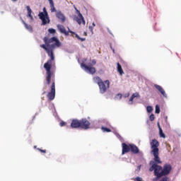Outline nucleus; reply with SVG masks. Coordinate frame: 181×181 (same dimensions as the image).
<instances>
[{
	"label": "nucleus",
	"mask_w": 181,
	"mask_h": 181,
	"mask_svg": "<svg viewBox=\"0 0 181 181\" xmlns=\"http://www.w3.org/2000/svg\"><path fill=\"white\" fill-rule=\"evenodd\" d=\"M99 88L101 94H104L110 88V81L99 82Z\"/></svg>",
	"instance_id": "6"
},
{
	"label": "nucleus",
	"mask_w": 181,
	"mask_h": 181,
	"mask_svg": "<svg viewBox=\"0 0 181 181\" xmlns=\"http://www.w3.org/2000/svg\"><path fill=\"white\" fill-rule=\"evenodd\" d=\"M75 36H76V37H77L78 39V40H81V42H84V40H86V38H81L77 34H75Z\"/></svg>",
	"instance_id": "28"
},
{
	"label": "nucleus",
	"mask_w": 181,
	"mask_h": 181,
	"mask_svg": "<svg viewBox=\"0 0 181 181\" xmlns=\"http://www.w3.org/2000/svg\"><path fill=\"white\" fill-rule=\"evenodd\" d=\"M77 13H78V16H79V18H82V14H81V13H80V11H78V10H77Z\"/></svg>",
	"instance_id": "32"
},
{
	"label": "nucleus",
	"mask_w": 181,
	"mask_h": 181,
	"mask_svg": "<svg viewBox=\"0 0 181 181\" xmlns=\"http://www.w3.org/2000/svg\"><path fill=\"white\" fill-rule=\"evenodd\" d=\"M134 181H142V178H141L140 177H136L134 179Z\"/></svg>",
	"instance_id": "31"
},
{
	"label": "nucleus",
	"mask_w": 181,
	"mask_h": 181,
	"mask_svg": "<svg viewBox=\"0 0 181 181\" xmlns=\"http://www.w3.org/2000/svg\"><path fill=\"white\" fill-rule=\"evenodd\" d=\"M68 30H69V31H68V33H71L72 35H76V33H74V32L70 30V28H68Z\"/></svg>",
	"instance_id": "33"
},
{
	"label": "nucleus",
	"mask_w": 181,
	"mask_h": 181,
	"mask_svg": "<svg viewBox=\"0 0 181 181\" xmlns=\"http://www.w3.org/2000/svg\"><path fill=\"white\" fill-rule=\"evenodd\" d=\"M93 81L95 83H97V84L99 86L100 85L99 83H101L103 81V80H101V78H100V77L96 76V77L93 78Z\"/></svg>",
	"instance_id": "21"
},
{
	"label": "nucleus",
	"mask_w": 181,
	"mask_h": 181,
	"mask_svg": "<svg viewBox=\"0 0 181 181\" xmlns=\"http://www.w3.org/2000/svg\"><path fill=\"white\" fill-rule=\"evenodd\" d=\"M28 10V16L31 19V21H33V16H32V9H30V7L29 6H27Z\"/></svg>",
	"instance_id": "18"
},
{
	"label": "nucleus",
	"mask_w": 181,
	"mask_h": 181,
	"mask_svg": "<svg viewBox=\"0 0 181 181\" xmlns=\"http://www.w3.org/2000/svg\"><path fill=\"white\" fill-rule=\"evenodd\" d=\"M123 97H124V98H128V97H129V93H124L123 95Z\"/></svg>",
	"instance_id": "30"
},
{
	"label": "nucleus",
	"mask_w": 181,
	"mask_h": 181,
	"mask_svg": "<svg viewBox=\"0 0 181 181\" xmlns=\"http://www.w3.org/2000/svg\"><path fill=\"white\" fill-rule=\"evenodd\" d=\"M59 125H60V127H64V125H66V122H61L59 123Z\"/></svg>",
	"instance_id": "34"
},
{
	"label": "nucleus",
	"mask_w": 181,
	"mask_h": 181,
	"mask_svg": "<svg viewBox=\"0 0 181 181\" xmlns=\"http://www.w3.org/2000/svg\"><path fill=\"white\" fill-rule=\"evenodd\" d=\"M92 25H93V28L95 27V23H93Z\"/></svg>",
	"instance_id": "40"
},
{
	"label": "nucleus",
	"mask_w": 181,
	"mask_h": 181,
	"mask_svg": "<svg viewBox=\"0 0 181 181\" xmlns=\"http://www.w3.org/2000/svg\"><path fill=\"white\" fill-rule=\"evenodd\" d=\"M150 121H153L154 119H155V115H153V114H151V115H150Z\"/></svg>",
	"instance_id": "29"
},
{
	"label": "nucleus",
	"mask_w": 181,
	"mask_h": 181,
	"mask_svg": "<svg viewBox=\"0 0 181 181\" xmlns=\"http://www.w3.org/2000/svg\"><path fill=\"white\" fill-rule=\"evenodd\" d=\"M146 111L147 112L151 113L152 111H153V107H152V106H147Z\"/></svg>",
	"instance_id": "24"
},
{
	"label": "nucleus",
	"mask_w": 181,
	"mask_h": 181,
	"mask_svg": "<svg viewBox=\"0 0 181 181\" xmlns=\"http://www.w3.org/2000/svg\"><path fill=\"white\" fill-rule=\"evenodd\" d=\"M139 97L140 96L139 93L136 92L133 93L129 100V102H128L129 105H132V104H134V98H139Z\"/></svg>",
	"instance_id": "12"
},
{
	"label": "nucleus",
	"mask_w": 181,
	"mask_h": 181,
	"mask_svg": "<svg viewBox=\"0 0 181 181\" xmlns=\"http://www.w3.org/2000/svg\"><path fill=\"white\" fill-rule=\"evenodd\" d=\"M89 29H90V32H91V33L93 35V33H94V32L93 31V27L89 26Z\"/></svg>",
	"instance_id": "36"
},
{
	"label": "nucleus",
	"mask_w": 181,
	"mask_h": 181,
	"mask_svg": "<svg viewBox=\"0 0 181 181\" xmlns=\"http://www.w3.org/2000/svg\"><path fill=\"white\" fill-rule=\"evenodd\" d=\"M121 98H122V94H121V93H118L115 97V100H121Z\"/></svg>",
	"instance_id": "25"
},
{
	"label": "nucleus",
	"mask_w": 181,
	"mask_h": 181,
	"mask_svg": "<svg viewBox=\"0 0 181 181\" xmlns=\"http://www.w3.org/2000/svg\"><path fill=\"white\" fill-rule=\"evenodd\" d=\"M158 129L160 128V125L159 124V123H158Z\"/></svg>",
	"instance_id": "41"
},
{
	"label": "nucleus",
	"mask_w": 181,
	"mask_h": 181,
	"mask_svg": "<svg viewBox=\"0 0 181 181\" xmlns=\"http://www.w3.org/2000/svg\"><path fill=\"white\" fill-rule=\"evenodd\" d=\"M87 59H84L83 62L81 64V67L83 69L86 73H88L89 74H94L95 73V68L93 67V66H95L97 62L95 59L90 60L88 63V66L84 64L85 62H86Z\"/></svg>",
	"instance_id": "4"
},
{
	"label": "nucleus",
	"mask_w": 181,
	"mask_h": 181,
	"mask_svg": "<svg viewBox=\"0 0 181 181\" xmlns=\"http://www.w3.org/2000/svg\"><path fill=\"white\" fill-rule=\"evenodd\" d=\"M23 23L25 25V29H27V30H29V32H32L33 30H32V26L30 25H28L23 21Z\"/></svg>",
	"instance_id": "20"
},
{
	"label": "nucleus",
	"mask_w": 181,
	"mask_h": 181,
	"mask_svg": "<svg viewBox=\"0 0 181 181\" xmlns=\"http://www.w3.org/2000/svg\"><path fill=\"white\" fill-rule=\"evenodd\" d=\"M130 149H131V148L129 147V146L127 145V144H125V143H123L122 144V154L124 155L127 152H129Z\"/></svg>",
	"instance_id": "14"
},
{
	"label": "nucleus",
	"mask_w": 181,
	"mask_h": 181,
	"mask_svg": "<svg viewBox=\"0 0 181 181\" xmlns=\"http://www.w3.org/2000/svg\"><path fill=\"white\" fill-rule=\"evenodd\" d=\"M160 112V107H159V105H156V114H159Z\"/></svg>",
	"instance_id": "26"
},
{
	"label": "nucleus",
	"mask_w": 181,
	"mask_h": 181,
	"mask_svg": "<svg viewBox=\"0 0 181 181\" xmlns=\"http://www.w3.org/2000/svg\"><path fill=\"white\" fill-rule=\"evenodd\" d=\"M39 151H40V152H43L44 153H46V150H41V149H39Z\"/></svg>",
	"instance_id": "37"
},
{
	"label": "nucleus",
	"mask_w": 181,
	"mask_h": 181,
	"mask_svg": "<svg viewBox=\"0 0 181 181\" xmlns=\"http://www.w3.org/2000/svg\"><path fill=\"white\" fill-rule=\"evenodd\" d=\"M160 181H168V177H164Z\"/></svg>",
	"instance_id": "35"
},
{
	"label": "nucleus",
	"mask_w": 181,
	"mask_h": 181,
	"mask_svg": "<svg viewBox=\"0 0 181 181\" xmlns=\"http://www.w3.org/2000/svg\"><path fill=\"white\" fill-rule=\"evenodd\" d=\"M75 9H76V12H77V11H78V10L77 8H75Z\"/></svg>",
	"instance_id": "44"
},
{
	"label": "nucleus",
	"mask_w": 181,
	"mask_h": 181,
	"mask_svg": "<svg viewBox=\"0 0 181 181\" xmlns=\"http://www.w3.org/2000/svg\"><path fill=\"white\" fill-rule=\"evenodd\" d=\"M150 145L151 148V153L154 156V162H156V163H162V161L159 158V142L156 139H153L150 143Z\"/></svg>",
	"instance_id": "3"
},
{
	"label": "nucleus",
	"mask_w": 181,
	"mask_h": 181,
	"mask_svg": "<svg viewBox=\"0 0 181 181\" xmlns=\"http://www.w3.org/2000/svg\"><path fill=\"white\" fill-rule=\"evenodd\" d=\"M116 136H119V134H116Z\"/></svg>",
	"instance_id": "43"
},
{
	"label": "nucleus",
	"mask_w": 181,
	"mask_h": 181,
	"mask_svg": "<svg viewBox=\"0 0 181 181\" xmlns=\"http://www.w3.org/2000/svg\"><path fill=\"white\" fill-rule=\"evenodd\" d=\"M50 5V11L51 12H56V8H54V3H53V0H48Z\"/></svg>",
	"instance_id": "17"
},
{
	"label": "nucleus",
	"mask_w": 181,
	"mask_h": 181,
	"mask_svg": "<svg viewBox=\"0 0 181 181\" xmlns=\"http://www.w3.org/2000/svg\"><path fill=\"white\" fill-rule=\"evenodd\" d=\"M81 128L88 129L90 128V122L87 119H82L81 120Z\"/></svg>",
	"instance_id": "8"
},
{
	"label": "nucleus",
	"mask_w": 181,
	"mask_h": 181,
	"mask_svg": "<svg viewBox=\"0 0 181 181\" xmlns=\"http://www.w3.org/2000/svg\"><path fill=\"white\" fill-rule=\"evenodd\" d=\"M158 164L159 163L155 161L150 162V165H151V166L149 168V171L154 172V175L156 177H162V176H166V175H169L170 173V171L172 170V165L165 164L162 169V166Z\"/></svg>",
	"instance_id": "2"
},
{
	"label": "nucleus",
	"mask_w": 181,
	"mask_h": 181,
	"mask_svg": "<svg viewBox=\"0 0 181 181\" xmlns=\"http://www.w3.org/2000/svg\"><path fill=\"white\" fill-rule=\"evenodd\" d=\"M129 148L132 153H134V154L139 153V148H138V146H136V145L129 144Z\"/></svg>",
	"instance_id": "13"
},
{
	"label": "nucleus",
	"mask_w": 181,
	"mask_h": 181,
	"mask_svg": "<svg viewBox=\"0 0 181 181\" xmlns=\"http://www.w3.org/2000/svg\"><path fill=\"white\" fill-rule=\"evenodd\" d=\"M49 33L53 34V33H56V30L54 28H49L48 30Z\"/></svg>",
	"instance_id": "27"
},
{
	"label": "nucleus",
	"mask_w": 181,
	"mask_h": 181,
	"mask_svg": "<svg viewBox=\"0 0 181 181\" xmlns=\"http://www.w3.org/2000/svg\"><path fill=\"white\" fill-rule=\"evenodd\" d=\"M57 27L61 33H64L65 36H69V32L66 30L63 25L59 24L57 25Z\"/></svg>",
	"instance_id": "9"
},
{
	"label": "nucleus",
	"mask_w": 181,
	"mask_h": 181,
	"mask_svg": "<svg viewBox=\"0 0 181 181\" xmlns=\"http://www.w3.org/2000/svg\"><path fill=\"white\" fill-rule=\"evenodd\" d=\"M40 19L42 21V25H47V23H50V19L49 18V14L47 13V11L46 10V7L43 8V11L40 12L38 14Z\"/></svg>",
	"instance_id": "5"
},
{
	"label": "nucleus",
	"mask_w": 181,
	"mask_h": 181,
	"mask_svg": "<svg viewBox=\"0 0 181 181\" xmlns=\"http://www.w3.org/2000/svg\"><path fill=\"white\" fill-rule=\"evenodd\" d=\"M75 21L78 23V25H81V22L83 23V25H86V21H84V17H83V16L82 17H76Z\"/></svg>",
	"instance_id": "16"
},
{
	"label": "nucleus",
	"mask_w": 181,
	"mask_h": 181,
	"mask_svg": "<svg viewBox=\"0 0 181 181\" xmlns=\"http://www.w3.org/2000/svg\"><path fill=\"white\" fill-rule=\"evenodd\" d=\"M117 71L118 73H119L120 76H122V74H124L122 66H121V64H119V63H117Z\"/></svg>",
	"instance_id": "19"
},
{
	"label": "nucleus",
	"mask_w": 181,
	"mask_h": 181,
	"mask_svg": "<svg viewBox=\"0 0 181 181\" xmlns=\"http://www.w3.org/2000/svg\"><path fill=\"white\" fill-rule=\"evenodd\" d=\"M43 40L45 44L41 45L40 47L45 49L49 57L51 59L44 64V68L45 69L47 74L46 81L47 84H50V81L52 80V71H50V70L53 63H54V54H53V50H54V49H59V47L62 46V42L57 37H52L49 39L47 38V37H45Z\"/></svg>",
	"instance_id": "1"
},
{
	"label": "nucleus",
	"mask_w": 181,
	"mask_h": 181,
	"mask_svg": "<svg viewBox=\"0 0 181 181\" xmlns=\"http://www.w3.org/2000/svg\"><path fill=\"white\" fill-rule=\"evenodd\" d=\"M13 2H16L18 0H11Z\"/></svg>",
	"instance_id": "42"
},
{
	"label": "nucleus",
	"mask_w": 181,
	"mask_h": 181,
	"mask_svg": "<svg viewBox=\"0 0 181 181\" xmlns=\"http://www.w3.org/2000/svg\"><path fill=\"white\" fill-rule=\"evenodd\" d=\"M54 97H56V86L54 82H53L51 86V90L48 93L47 98L52 100H54Z\"/></svg>",
	"instance_id": "7"
},
{
	"label": "nucleus",
	"mask_w": 181,
	"mask_h": 181,
	"mask_svg": "<svg viewBox=\"0 0 181 181\" xmlns=\"http://www.w3.org/2000/svg\"><path fill=\"white\" fill-rule=\"evenodd\" d=\"M154 87H156V88H157L158 91H160V93L162 94V95H163V97H168V95H166V92H165V90H163V87H161L159 85H154Z\"/></svg>",
	"instance_id": "15"
},
{
	"label": "nucleus",
	"mask_w": 181,
	"mask_h": 181,
	"mask_svg": "<svg viewBox=\"0 0 181 181\" xmlns=\"http://www.w3.org/2000/svg\"><path fill=\"white\" fill-rule=\"evenodd\" d=\"M159 134L160 138H166V136L164 134L163 132L162 131V128L159 127Z\"/></svg>",
	"instance_id": "22"
},
{
	"label": "nucleus",
	"mask_w": 181,
	"mask_h": 181,
	"mask_svg": "<svg viewBox=\"0 0 181 181\" xmlns=\"http://www.w3.org/2000/svg\"><path fill=\"white\" fill-rule=\"evenodd\" d=\"M111 49H112V50L113 53H115V49H112V47H111Z\"/></svg>",
	"instance_id": "39"
},
{
	"label": "nucleus",
	"mask_w": 181,
	"mask_h": 181,
	"mask_svg": "<svg viewBox=\"0 0 181 181\" xmlns=\"http://www.w3.org/2000/svg\"><path fill=\"white\" fill-rule=\"evenodd\" d=\"M71 128H81V120L73 119L71 123Z\"/></svg>",
	"instance_id": "11"
},
{
	"label": "nucleus",
	"mask_w": 181,
	"mask_h": 181,
	"mask_svg": "<svg viewBox=\"0 0 181 181\" xmlns=\"http://www.w3.org/2000/svg\"><path fill=\"white\" fill-rule=\"evenodd\" d=\"M101 129L103 132H111V129L107 127H102Z\"/></svg>",
	"instance_id": "23"
},
{
	"label": "nucleus",
	"mask_w": 181,
	"mask_h": 181,
	"mask_svg": "<svg viewBox=\"0 0 181 181\" xmlns=\"http://www.w3.org/2000/svg\"><path fill=\"white\" fill-rule=\"evenodd\" d=\"M56 16L60 22H66V16H64V14L62 11H57Z\"/></svg>",
	"instance_id": "10"
},
{
	"label": "nucleus",
	"mask_w": 181,
	"mask_h": 181,
	"mask_svg": "<svg viewBox=\"0 0 181 181\" xmlns=\"http://www.w3.org/2000/svg\"><path fill=\"white\" fill-rule=\"evenodd\" d=\"M137 169H138V170H141V165H139V166L137 167Z\"/></svg>",
	"instance_id": "38"
}]
</instances>
